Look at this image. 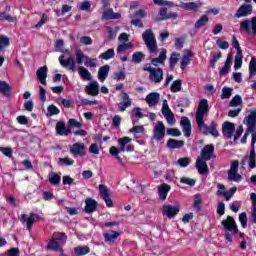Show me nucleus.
I'll return each mask as SVG.
<instances>
[{
    "label": "nucleus",
    "instance_id": "obj_1",
    "mask_svg": "<svg viewBox=\"0 0 256 256\" xmlns=\"http://www.w3.org/2000/svg\"><path fill=\"white\" fill-rule=\"evenodd\" d=\"M209 115V103L207 99H203L198 104V109L196 111V123L198 125L199 131L203 135H212V137H219V131H217V123L212 121L210 126L205 124V117Z\"/></svg>",
    "mask_w": 256,
    "mask_h": 256
},
{
    "label": "nucleus",
    "instance_id": "obj_2",
    "mask_svg": "<svg viewBox=\"0 0 256 256\" xmlns=\"http://www.w3.org/2000/svg\"><path fill=\"white\" fill-rule=\"evenodd\" d=\"M58 61L61 67H64V69H70V71L73 73L78 70V75L81 77V79H84V81H91V79H93L91 72H89L87 68L80 66L77 69V62H75V58L73 56L65 59V55L62 54L59 56Z\"/></svg>",
    "mask_w": 256,
    "mask_h": 256
},
{
    "label": "nucleus",
    "instance_id": "obj_3",
    "mask_svg": "<svg viewBox=\"0 0 256 256\" xmlns=\"http://www.w3.org/2000/svg\"><path fill=\"white\" fill-rule=\"evenodd\" d=\"M132 139L125 136L122 138L118 139V148L115 146H112L110 148V154L111 155H119V153H125V151L127 152H131V151H135V147L129 145V143H131Z\"/></svg>",
    "mask_w": 256,
    "mask_h": 256
},
{
    "label": "nucleus",
    "instance_id": "obj_4",
    "mask_svg": "<svg viewBox=\"0 0 256 256\" xmlns=\"http://www.w3.org/2000/svg\"><path fill=\"white\" fill-rule=\"evenodd\" d=\"M222 225L225 230V237L229 243L233 241V235L231 233H237V223H235V219L233 217L228 216L227 219L222 221Z\"/></svg>",
    "mask_w": 256,
    "mask_h": 256
},
{
    "label": "nucleus",
    "instance_id": "obj_5",
    "mask_svg": "<svg viewBox=\"0 0 256 256\" xmlns=\"http://www.w3.org/2000/svg\"><path fill=\"white\" fill-rule=\"evenodd\" d=\"M142 39L150 53H155V51H157V38H155L153 30L147 29L142 34Z\"/></svg>",
    "mask_w": 256,
    "mask_h": 256
},
{
    "label": "nucleus",
    "instance_id": "obj_6",
    "mask_svg": "<svg viewBox=\"0 0 256 256\" xmlns=\"http://www.w3.org/2000/svg\"><path fill=\"white\" fill-rule=\"evenodd\" d=\"M144 71L149 73V80L152 83H161L163 81V69L155 68L151 64H146Z\"/></svg>",
    "mask_w": 256,
    "mask_h": 256
},
{
    "label": "nucleus",
    "instance_id": "obj_7",
    "mask_svg": "<svg viewBox=\"0 0 256 256\" xmlns=\"http://www.w3.org/2000/svg\"><path fill=\"white\" fill-rule=\"evenodd\" d=\"M238 171H239V161L233 160L231 162V167L228 172V179L230 181H235L236 183L241 182L243 180V176H241V174H239Z\"/></svg>",
    "mask_w": 256,
    "mask_h": 256
},
{
    "label": "nucleus",
    "instance_id": "obj_8",
    "mask_svg": "<svg viewBox=\"0 0 256 256\" xmlns=\"http://www.w3.org/2000/svg\"><path fill=\"white\" fill-rule=\"evenodd\" d=\"M198 159H202L203 161H211V159H215V146L213 144L206 145L201 150Z\"/></svg>",
    "mask_w": 256,
    "mask_h": 256
},
{
    "label": "nucleus",
    "instance_id": "obj_9",
    "mask_svg": "<svg viewBox=\"0 0 256 256\" xmlns=\"http://www.w3.org/2000/svg\"><path fill=\"white\" fill-rule=\"evenodd\" d=\"M18 219H20L21 223H26V228L28 231H31V229H33V223H35V221H39L41 216L35 213H30L28 217L25 214H21Z\"/></svg>",
    "mask_w": 256,
    "mask_h": 256
},
{
    "label": "nucleus",
    "instance_id": "obj_10",
    "mask_svg": "<svg viewBox=\"0 0 256 256\" xmlns=\"http://www.w3.org/2000/svg\"><path fill=\"white\" fill-rule=\"evenodd\" d=\"M153 139L155 141H163L165 139V124L162 121H157L154 125Z\"/></svg>",
    "mask_w": 256,
    "mask_h": 256
},
{
    "label": "nucleus",
    "instance_id": "obj_11",
    "mask_svg": "<svg viewBox=\"0 0 256 256\" xmlns=\"http://www.w3.org/2000/svg\"><path fill=\"white\" fill-rule=\"evenodd\" d=\"M241 166L243 169L245 167H249V169H256V153L255 150H250V155L249 156H244L241 161Z\"/></svg>",
    "mask_w": 256,
    "mask_h": 256
},
{
    "label": "nucleus",
    "instance_id": "obj_12",
    "mask_svg": "<svg viewBox=\"0 0 256 256\" xmlns=\"http://www.w3.org/2000/svg\"><path fill=\"white\" fill-rule=\"evenodd\" d=\"M162 114L165 117L168 124L175 125V115L173 114V111H171V108H169L167 100H163Z\"/></svg>",
    "mask_w": 256,
    "mask_h": 256
},
{
    "label": "nucleus",
    "instance_id": "obj_13",
    "mask_svg": "<svg viewBox=\"0 0 256 256\" xmlns=\"http://www.w3.org/2000/svg\"><path fill=\"white\" fill-rule=\"evenodd\" d=\"M70 153L75 157H84L87 154V148L84 143L76 142L70 146Z\"/></svg>",
    "mask_w": 256,
    "mask_h": 256
},
{
    "label": "nucleus",
    "instance_id": "obj_14",
    "mask_svg": "<svg viewBox=\"0 0 256 256\" xmlns=\"http://www.w3.org/2000/svg\"><path fill=\"white\" fill-rule=\"evenodd\" d=\"M179 211V206H173L168 204L162 207V214L166 215L168 219H175V217L179 214Z\"/></svg>",
    "mask_w": 256,
    "mask_h": 256
},
{
    "label": "nucleus",
    "instance_id": "obj_15",
    "mask_svg": "<svg viewBox=\"0 0 256 256\" xmlns=\"http://www.w3.org/2000/svg\"><path fill=\"white\" fill-rule=\"evenodd\" d=\"M240 27L246 31V33L256 35V17L252 18L251 21L246 20L240 22Z\"/></svg>",
    "mask_w": 256,
    "mask_h": 256
},
{
    "label": "nucleus",
    "instance_id": "obj_16",
    "mask_svg": "<svg viewBox=\"0 0 256 256\" xmlns=\"http://www.w3.org/2000/svg\"><path fill=\"white\" fill-rule=\"evenodd\" d=\"M179 15L177 12H167V8H161L158 17H155V21H167V19H177Z\"/></svg>",
    "mask_w": 256,
    "mask_h": 256
},
{
    "label": "nucleus",
    "instance_id": "obj_17",
    "mask_svg": "<svg viewBox=\"0 0 256 256\" xmlns=\"http://www.w3.org/2000/svg\"><path fill=\"white\" fill-rule=\"evenodd\" d=\"M120 98L122 99V102L118 104V110L123 113L128 107H131L133 101L129 97V94L125 92L120 93Z\"/></svg>",
    "mask_w": 256,
    "mask_h": 256
},
{
    "label": "nucleus",
    "instance_id": "obj_18",
    "mask_svg": "<svg viewBox=\"0 0 256 256\" xmlns=\"http://www.w3.org/2000/svg\"><path fill=\"white\" fill-rule=\"evenodd\" d=\"M99 189V193L102 197V199H104L107 207H113V201L111 200V197H109V188H107V186L100 184L98 186Z\"/></svg>",
    "mask_w": 256,
    "mask_h": 256
},
{
    "label": "nucleus",
    "instance_id": "obj_19",
    "mask_svg": "<svg viewBox=\"0 0 256 256\" xmlns=\"http://www.w3.org/2000/svg\"><path fill=\"white\" fill-rule=\"evenodd\" d=\"M85 92L87 95H91L92 97H97L99 95V82L92 81L88 85L85 86Z\"/></svg>",
    "mask_w": 256,
    "mask_h": 256
},
{
    "label": "nucleus",
    "instance_id": "obj_20",
    "mask_svg": "<svg viewBox=\"0 0 256 256\" xmlns=\"http://www.w3.org/2000/svg\"><path fill=\"white\" fill-rule=\"evenodd\" d=\"M222 133L224 137L231 139L233 137V133H235V124L231 122H224L222 126Z\"/></svg>",
    "mask_w": 256,
    "mask_h": 256
},
{
    "label": "nucleus",
    "instance_id": "obj_21",
    "mask_svg": "<svg viewBox=\"0 0 256 256\" xmlns=\"http://www.w3.org/2000/svg\"><path fill=\"white\" fill-rule=\"evenodd\" d=\"M253 13V6L249 4H244L240 6V8L237 10L235 16L240 19V17H247V15H251Z\"/></svg>",
    "mask_w": 256,
    "mask_h": 256
},
{
    "label": "nucleus",
    "instance_id": "obj_22",
    "mask_svg": "<svg viewBox=\"0 0 256 256\" xmlns=\"http://www.w3.org/2000/svg\"><path fill=\"white\" fill-rule=\"evenodd\" d=\"M182 131L186 137H191V120L187 117H182L180 121Z\"/></svg>",
    "mask_w": 256,
    "mask_h": 256
},
{
    "label": "nucleus",
    "instance_id": "obj_23",
    "mask_svg": "<svg viewBox=\"0 0 256 256\" xmlns=\"http://www.w3.org/2000/svg\"><path fill=\"white\" fill-rule=\"evenodd\" d=\"M161 99V95L157 92H151L150 94H148L146 96V103L150 106V107H155V105H157L159 103Z\"/></svg>",
    "mask_w": 256,
    "mask_h": 256
},
{
    "label": "nucleus",
    "instance_id": "obj_24",
    "mask_svg": "<svg viewBox=\"0 0 256 256\" xmlns=\"http://www.w3.org/2000/svg\"><path fill=\"white\" fill-rule=\"evenodd\" d=\"M97 201H95V199L93 198H87L85 200V207H84V211L85 213H95V211H97Z\"/></svg>",
    "mask_w": 256,
    "mask_h": 256
},
{
    "label": "nucleus",
    "instance_id": "obj_25",
    "mask_svg": "<svg viewBox=\"0 0 256 256\" xmlns=\"http://www.w3.org/2000/svg\"><path fill=\"white\" fill-rule=\"evenodd\" d=\"M47 66H42L36 71L37 79L42 85H47Z\"/></svg>",
    "mask_w": 256,
    "mask_h": 256
},
{
    "label": "nucleus",
    "instance_id": "obj_26",
    "mask_svg": "<svg viewBox=\"0 0 256 256\" xmlns=\"http://www.w3.org/2000/svg\"><path fill=\"white\" fill-rule=\"evenodd\" d=\"M166 60H167V50L162 49L159 54V57L153 58L151 60V64L154 65V67H158L159 65H163V63H165Z\"/></svg>",
    "mask_w": 256,
    "mask_h": 256
},
{
    "label": "nucleus",
    "instance_id": "obj_27",
    "mask_svg": "<svg viewBox=\"0 0 256 256\" xmlns=\"http://www.w3.org/2000/svg\"><path fill=\"white\" fill-rule=\"evenodd\" d=\"M246 125L248 127V131L256 130V112H250L248 117L246 118Z\"/></svg>",
    "mask_w": 256,
    "mask_h": 256
},
{
    "label": "nucleus",
    "instance_id": "obj_28",
    "mask_svg": "<svg viewBox=\"0 0 256 256\" xmlns=\"http://www.w3.org/2000/svg\"><path fill=\"white\" fill-rule=\"evenodd\" d=\"M56 133L57 135H60L61 137H67L71 131L67 129V126H65V122L59 121L56 124Z\"/></svg>",
    "mask_w": 256,
    "mask_h": 256
},
{
    "label": "nucleus",
    "instance_id": "obj_29",
    "mask_svg": "<svg viewBox=\"0 0 256 256\" xmlns=\"http://www.w3.org/2000/svg\"><path fill=\"white\" fill-rule=\"evenodd\" d=\"M196 168L200 175H205V173H209V167L207 166V162L201 158H197L196 160Z\"/></svg>",
    "mask_w": 256,
    "mask_h": 256
},
{
    "label": "nucleus",
    "instance_id": "obj_30",
    "mask_svg": "<svg viewBox=\"0 0 256 256\" xmlns=\"http://www.w3.org/2000/svg\"><path fill=\"white\" fill-rule=\"evenodd\" d=\"M109 70H110L109 65H104L99 68L98 79L101 83H104L105 79H107V77L109 76Z\"/></svg>",
    "mask_w": 256,
    "mask_h": 256
},
{
    "label": "nucleus",
    "instance_id": "obj_31",
    "mask_svg": "<svg viewBox=\"0 0 256 256\" xmlns=\"http://www.w3.org/2000/svg\"><path fill=\"white\" fill-rule=\"evenodd\" d=\"M182 9H186V11H195L201 7H203V3L201 2H187L181 4Z\"/></svg>",
    "mask_w": 256,
    "mask_h": 256
},
{
    "label": "nucleus",
    "instance_id": "obj_32",
    "mask_svg": "<svg viewBox=\"0 0 256 256\" xmlns=\"http://www.w3.org/2000/svg\"><path fill=\"white\" fill-rule=\"evenodd\" d=\"M191 57H193L191 51H187L183 55L182 60L180 62V69H182V71H185V69H187V65L191 63Z\"/></svg>",
    "mask_w": 256,
    "mask_h": 256
},
{
    "label": "nucleus",
    "instance_id": "obj_33",
    "mask_svg": "<svg viewBox=\"0 0 256 256\" xmlns=\"http://www.w3.org/2000/svg\"><path fill=\"white\" fill-rule=\"evenodd\" d=\"M236 191H237V187H232L228 191L219 190V191L216 192V195L218 197L223 195V197H225L226 201H231V198L233 197V195H235Z\"/></svg>",
    "mask_w": 256,
    "mask_h": 256
},
{
    "label": "nucleus",
    "instance_id": "obj_34",
    "mask_svg": "<svg viewBox=\"0 0 256 256\" xmlns=\"http://www.w3.org/2000/svg\"><path fill=\"white\" fill-rule=\"evenodd\" d=\"M130 117L132 119L133 125H135L136 123H139L137 119H143V112H141V108L139 107L134 108L131 112Z\"/></svg>",
    "mask_w": 256,
    "mask_h": 256
},
{
    "label": "nucleus",
    "instance_id": "obj_35",
    "mask_svg": "<svg viewBox=\"0 0 256 256\" xmlns=\"http://www.w3.org/2000/svg\"><path fill=\"white\" fill-rule=\"evenodd\" d=\"M185 145V141L183 140H175V139H169L167 141V147L168 149H181Z\"/></svg>",
    "mask_w": 256,
    "mask_h": 256
},
{
    "label": "nucleus",
    "instance_id": "obj_36",
    "mask_svg": "<svg viewBox=\"0 0 256 256\" xmlns=\"http://www.w3.org/2000/svg\"><path fill=\"white\" fill-rule=\"evenodd\" d=\"M169 191H171V186H169L168 184L164 183L159 187L158 193L162 201H165V199H167V194L169 193Z\"/></svg>",
    "mask_w": 256,
    "mask_h": 256
},
{
    "label": "nucleus",
    "instance_id": "obj_37",
    "mask_svg": "<svg viewBox=\"0 0 256 256\" xmlns=\"http://www.w3.org/2000/svg\"><path fill=\"white\" fill-rule=\"evenodd\" d=\"M0 93L2 95H5L6 97H9L11 93V86L6 81L0 80Z\"/></svg>",
    "mask_w": 256,
    "mask_h": 256
},
{
    "label": "nucleus",
    "instance_id": "obj_38",
    "mask_svg": "<svg viewBox=\"0 0 256 256\" xmlns=\"http://www.w3.org/2000/svg\"><path fill=\"white\" fill-rule=\"evenodd\" d=\"M232 59H231V54H229L227 56L225 65L223 66V68L220 70V75L225 76L226 74L229 73V70L231 69V65H232Z\"/></svg>",
    "mask_w": 256,
    "mask_h": 256
},
{
    "label": "nucleus",
    "instance_id": "obj_39",
    "mask_svg": "<svg viewBox=\"0 0 256 256\" xmlns=\"http://www.w3.org/2000/svg\"><path fill=\"white\" fill-rule=\"evenodd\" d=\"M74 253L79 256L88 255V253H91V249L89 246H78L74 248Z\"/></svg>",
    "mask_w": 256,
    "mask_h": 256
},
{
    "label": "nucleus",
    "instance_id": "obj_40",
    "mask_svg": "<svg viewBox=\"0 0 256 256\" xmlns=\"http://www.w3.org/2000/svg\"><path fill=\"white\" fill-rule=\"evenodd\" d=\"M209 23V17L207 15H202L195 23V29H201V27H205Z\"/></svg>",
    "mask_w": 256,
    "mask_h": 256
},
{
    "label": "nucleus",
    "instance_id": "obj_41",
    "mask_svg": "<svg viewBox=\"0 0 256 256\" xmlns=\"http://www.w3.org/2000/svg\"><path fill=\"white\" fill-rule=\"evenodd\" d=\"M104 19H120L121 14L113 12V9L105 10L103 13Z\"/></svg>",
    "mask_w": 256,
    "mask_h": 256
},
{
    "label": "nucleus",
    "instance_id": "obj_42",
    "mask_svg": "<svg viewBox=\"0 0 256 256\" xmlns=\"http://www.w3.org/2000/svg\"><path fill=\"white\" fill-rule=\"evenodd\" d=\"M113 57H115V50L113 48L99 55V59H104V61H109V59H113Z\"/></svg>",
    "mask_w": 256,
    "mask_h": 256
},
{
    "label": "nucleus",
    "instance_id": "obj_43",
    "mask_svg": "<svg viewBox=\"0 0 256 256\" xmlns=\"http://www.w3.org/2000/svg\"><path fill=\"white\" fill-rule=\"evenodd\" d=\"M88 57L89 56L85 55V53H83V51L76 50V62L78 63V65H83V62L87 61Z\"/></svg>",
    "mask_w": 256,
    "mask_h": 256
},
{
    "label": "nucleus",
    "instance_id": "obj_44",
    "mask_svg": "<svg viewBox=\"0 0 256 256\" xmlns=\"http://www.w3.org/2000/svg\"><path fill=\"white\" fill-rule=\"evenodd\" d=\"M105 241H115L119 237V233L115 231L105 232L103 234Z\"/></svg>",
    "mask_w": 256,
    "mask_h": 256
},
{
    "label": "nucleus",
    "instance_id": "obj_45",
    "mask_svg": "<svg viewBox=\"0 0 256 256\" xmlns=\"http://www.w3.org/2000/svg\"><path fill=\"white\" fill-rule=\"evenodd\" d=\"M48 177L52 185H59V183H61V176L55 172H51Z\"/></svg>",
    "mask_w": 256,
    "mask_h": 256
},
{
    "label": "nucleus",
    "instance_id": "obj_46",
    "mask_svg": "<svg viewBox=\"0 0 256 256\" xmlns=\"http://www.w3.org/2000/svg\"><path fill=\"white\" fill-rule=\"evenodd\" d=\"M128 49H133V44L131 42L119 44L116 52L123 53L124 51H128Z\"/></svg>",
    "mask_w": 256,
    "mask_h": 256
},
{
    "label": "nucleus",
    "instance_id": "obj_47",
    "mask_svg": "<svg viewBox=\"0 0 256 256\" xmlns=\"http://www.w3.org/2000/svg\"><path fill=\"white\" fill-rule=\"evenodd\" d=\"M242 65H243V54H241V53L236 54L235 61H234V69H235V71L241 69Z\"/></svg>",
    "mask_w": 256,
    "mask_h": 256
},
{
    "label": "nucleus",
    "instance_id": "obj_48",
    "mask_svg": "<svg viewBox=\"0 0 256 256\" xmlns=\"http://www.w3.org/2000/svg\"><path fill=\"white\" fill-rule=\"evenodd\" d=\"M55 49H56V51H59L60 53H68V55L70 53L69 50L65 49L64 42L62 39L56 41Z\"/></svg>",
    "mask_w": 256,
    "mask_h": 256
},
{
    "label": "nucleus",
    "instance_id": "obj_49",
    "mask_svg": "<svg viewBox=\"0 0 256 256\" xmlns=\"http://www.w3.org/2000/svg\"><path fill=\"white\" fill-rule=\"evenodd\" d=\"M0 21H8V23H15L17 21L16 17H12L11 15L1 12L0 13Z\"/></svg>",
    "mask_w": 256,
    "mask_h": 256
},
{
    "label": "nucleus",
    "instance_id": "obj_50",
    "mask_svg": "<svg viewBox=\"0 0 256 256\" xmlns=\"http://www.w3.org/2000/svg\"><path fill=\"white\" fill-rule=\"evenodd\" d=\"M203 201V198L201 197V194L194 195V209H197V211H201V203Z\"/></svg>",
    "mask_w": 256,
    "mask_h": 256
},
{
    "label": "nucleus",
    "instance_id": "obj_51",
    "mask_svg": "<svg viewBox=\"0 0 256 256\" xmlns=\"http://www.w3.org/2000/svg\"><path fill=\"white\" fill-rule=\"evenodd\" d=\"M61 111L55 105H49L47 107V115L53 117V115H59Z\"/></svg>",
    "mask_w": 256,
    "mask_h": 256
},
{
    "label": "nucleus",
    "instance_id": "obj_52",
    "mask_svg": "<svg viewBox=\"0 0 256 256\" xmlns=\"http://www.w3.org/2000/svg\"><path fill=\"white\" fill-rule=\"evenodd\" d=\"M47 249H50L51 251H59L60 249L59 242L57 240H54V238H52V240H50L47 245Z\"/></svg>",
    "mask_w": 256,
    "mask_h": 256
},
{
    "label": "nucleus",
    "instance_id": "obj_53",
    "mask_svg": "<svg viewBox=\"0 0 256 256\" xmlns=\"http://www.w3.org/2000/svg\"><path fill=\"white\" fill-rule=\"evenodd\" d=\"M143 59H145V54H143V52H135L132 55L133 63H141V61H143Z\"/></svg>",
    "mask_w": 256,
    "mask_h": 256
},
{
    "label": "nucleus",
    "instance_id": "obj_54",
    "mask_svg": "<svg viewBox=\"0 0 256 256\" xmlns=\"http://www.w3.org/2000/svg\"><path fill=\"white\" fill-rule=\"evenodd\" d=\"M249 74L250 77H255L256 75V59L252 58L249 63Z\"/></svg>",
    "mask_w": 256,
    "mask_h": 256
},
{
    "label": "nucleus",
    "instance_id": "obj_55",
    "mask_svg": "<svg viewBox=\"0 0 256 256\" xmlns=\"http://www.w3.org/2000/svg\"><path fill=\"white\" fill-rule=\"evenodd\" d=\"M243 103V98H241V95H236L231 101H230V107H239Z\"/></svg>",
    "mask_w": 256,
    "mask_h": 256
},
{
    "label": "nucleus",
    "instance_id": "obj_56",
    "mask_svg": "<svg viewBox=\"0 0 256 256\" xmlns=\"http://www.w3.org/2000/svg\"><path fill=\"white\" fill-rule=\"evenodd\" d=\"M181 85H182V82L181 80H176L172 83L171 85V92L172 93H179V91H181Z\"/></svg>",
    "mask_w": 256,
    "mask_h": 256
},
{
    "label": "nucleus",
    "instance_id": "obj_57",
    "mask_svg": "<svg viewBox=\"0 0 256 256\" xmlns=\"http://www.w3.org/2000/svg\"><path fill=\"white\" fill-rule=\"evenodd\" d=\"M169 61H170V67L171 69H173V67H175L179 62V53L173 52Z\"/></svg>",
    "mask_w": 256,
    "mask_h": 256
},
{
    "label": "nucleus",
    "instance_id": "obj_58",
    "mask_svg": "<svg viewBox=\"0 0 256 256\" xmlns=\"http://www.w3.org/2000/svg\"><path fill=\"white\" fill-rule=\"evenodd\" d=\"M167 135H170L171 137H181V130L177 128H168Z\"/></svg>",
    "mask_w": 256,
    "mask_h": 256
},
{
    "label": "nucleus",
    "instance_id": "obj_59",
    "mask_svg": "<svg viewBox=\"0 0 256 256\" xmlns=\"http://www.w3.org/2000/svg\"><path fill=\"white\" fill-rule=\"evenodd\" d=\"M49 21L47 14H42L41 20L34 26V29H41L42 25H45Z\"/></svg>",
    "mask_w": 256,
    "mask_h": 256
},
{
    "label": "nucleus",
    "instance_id": "obj_60",
    "mask_svg": "<svg viewBox=\"0 0 256 256\" xmlns=\"http://www.w3.org/2000/svg\"><path fill=\"white\" fill-rule=\"evenodd\" d=\"M231 93H233V89L229 87H224L222 89L221 99H229V97H231Z\"/></svg>",
    "mask_w": 256,
    "mask_h": 256
},
{
    "label": "nucleus",
    "instance_id": "obj_61",
    "mask_svg": "<svg viewBox=\"0 0 256 256\" xmlns=\"http://www.w3.org/2000/svg\"><path fill=\"white\" fill-rule=\"evenodd\" d=\"M131 25H134V27H139L140 29L143 28V22L135 15L131 16Z\"/></svg>",
    "mask_w": 256,
    "mask_h": 256
},
{
    "label": "nucleus",
    "instance_id": "obj_62",
    "mask_svg": "<svg viewBox=\"0 0 256 256\" xmlns=\"http://www.w3.org/2000/svg\"><path fill=\"white\" fill-rule=\"evenodd\" d=\"M9 47V38L7 36L0 35V50Z\"/></svg>",
    "mask_w": 256,
    "mask_h": 256
},
{
    "label": "nucleus",
    "instance_id": "obj_63",
    "mask_svg": "<svg viewBox=\"0 0 256 256\" xmlns=\"http://www.w3.org/2000/svg\"><path fill=\"white\" fill-rule=\"evenodd\" d=\"M189 163H191V158H189V157L180 158V159H178V161H177V164H178L180 167H188Z\"/></svg>",
    "mask_w": 256,
    "mask_h": 256
},
{
    "label": "nucleus",
    "instance_id": "obj_64",
    "mask_svg": "<svg viewBox=\"0 0 256 256\" xmlns=\"http://www.w3.org/2000/svg\"><path fill=\"white\" fill-rule=\"evenodd\" d=\"M239 221L243 229H247V213L243 212L239 215Z\"/></svg>",
    "mask_w": 256,
    "mask_h": 256
}]
</instances>
